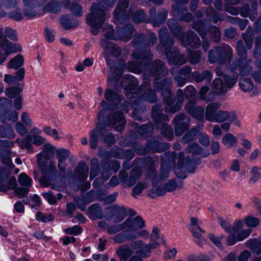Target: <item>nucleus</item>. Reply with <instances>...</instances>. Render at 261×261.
<instances>
[{
  "label": "nucleus",
  "instance_id": "59",
  "mask_svg": "<svg viewBox=\"0 0 261 261\" xmlns=\"http://www.w3.org/2000/svg\"><path fill=\"white\" fill-rule=\"evenodd\" d=\"M25 125L18 122L16 124L15 129L17 132L21 136L25 135L28 133V129Z\"/></svg>",
  "mask_w": 261,
  "mask_h": 261
},
{
  "label": "nucleus",
  "instance_id": "28",
  "mask_svg": "<svg viewBox=\"0 0 261 261\" xmlns=\"http://www.w3.org/2000/svg\"><path fill=\"white\" fill-rule=\"evenodd\" d=\"M15 137V133L11 126L9 124H4L3 127H0V137H7L12 139Z\"/></svg>",
  "mask_w": 261,
  "mask_h": 261
},
{
  "label": "nucleus",
  "instance_id": "48",
  "mask_svg": "<svg viewBox=\"0 0 261 261\" xmlns=\"http://www.w3.org/2000/svg\"><path fill=\"white\" fill-rule=\"evenodd\" d=\"M194 28L197 31L202 38H203L204 36L207 34L205 33V25L201 21L195 23Z\"/></svg>",
  "mask_w": 261,
  "mask_h": 261
},
{
  "label": "nucleus",
  "instance_id": "50",
  "mask_svg": "<svg viewBox=\"0 0 261 261\" xmlns=\"http://www.w3.org/2000/svg\"><path fill=\"white\" fill-rule=\"evenodd\" d=\"M93 200H94L93 199L90 200H87V199H83L79 197H76L74 199V201L76 203L77 207L82 211H84L86 210L87 203H89Z\"/></svg>",
  "mask_w": 261,
  "mask_h": 261
},
{
  "label": "nucleus",
  "instance_id": "5",
  "mask_svg": "<svg viewBox=\"0 0 261 261\" xmlns=\"http://www.w3.org/2000/svg\"><path fill=\"white\" fill-rule=\"evenodd\" d=\"M224 82H222L221 77L216 79L213 84L214 92L218 94L225 93L228 90L231 88L236 83L238 76L233 75L232 77L223 76Z\"/></svg>",
  "mask_w": 261,
  "mask_h": 261
},
{
  "label": "nucleus",
  "instance_id": "43",
  "mask_svg": "<svg viewBox=\"0 0 261 261\" xmlns=\"http://www.w3.org/2000/svg\"><path fill=\"white\" fill-rule=\"evenodd\" d=\"M208 89L206 86L202 87L200 90V96L201 98L206 100V101H212L214 97V94L213 93H208L207 95H205V94L208 91Z\"/></svg>",
  "mask_w": 261,
  "mask_h": 261
},
{
  "label": "nucleus",
  "instance_id": "25",
  "mask_svg": "<svg viewBox=\"0 0 261 261\" xmlns=\"http://www.w3.org/2000/svg\"><path fill=\"white\" fill-rule=\"evenodd\" d=\"M114 216L115 217L114 222L119 223L122 221L125 217L126 211L125 207L115 205L113 207Z\"/></svg>",
  "mask_w": 261,
  "mask_h": 261
},
{
  "label": "nucleus",
  "instance_id": "20",
  "mask_svg": "<svg viewBox=\"0 0 261 261\" xmlns=\"http://www.w3.org/2000/svg\"><path fill=\"white\" fill-rule=\"evenodd\" d=\"M128 0H119L116 9L114 12V16L115 18V22H120V20L123 17V12L127 7Z\"/></svg>",
  "mask_w": 261,
  "mask_h": 261
},
{
  "label": "nucleus",
  "instance_id": "26",
  "mask_svg": "<svg viewBox=\"0 0 261 261\" xmlns=\"http://www.w3.org/2000/svg\"><path fill=\"white\" fill-rule=\"evenodd\" d=\"M88 215L90 219H101L102 218L101 208L97 204L91 205L88 209Z\"/></svg>",
  "mask_w": 261,
  "mask_h": 261
},
{
  "label": "nucleus",
  "instance_id": "19",
  "mask_svg": "<svg viewBox=\"0 0 261 261\" xmlns=\"http://www.w3.org/2000/svg\"><path fill=\"white\" fill-rule=\"evenodd\" d=\"M174 121L175 123V134L177 136L181 134V130L182 129H187L189 127L188 124H184L187 122L188 120L183 114L177 116L174 119Z\"/></svg>",
  "mask_w": 261,
  "mask_h": 261
},
{
  "label": "nucleus",
  "instance_id": "35",
  "mask_svg": "<svg viewBox=\"0 0 261 261\" xmlns=\"http://www.w3.org/2000/svg\"><path fill=\"white\" fill-rule=\"evenodd\" d=\"M18 182L20 185L30 188L32 184V180L25 173H21L19 175Z\"/></svg>",
  "mask_w": 261,
  "mask_h": 261
},
{
  "label": "nucleus",
  "instance_id": "21",
  "mask_svg": "<svg viewBox=\"0 0 261 261\" xmlns=\"http://www.w3.org/2000/svg\"><path fill=\"white\" fill-rule=\"evenodd\" d=\"M101 45L108 53L114 56H118L120 54V48L117 45L106 39H103L101 41Z\"/></svg>",
  "mask_w": 261,
  "mask_h": 261
},
{
  "label": "nucleus",
  "instance_id": "16",
  "mask_svg": "<svg viewBox=\"0 0 261 261\" xmlns=\"http://www.w3.org/2000/svg\"><path fill=\"white\" fill-rule=\"evenodd\" d=\"M191 225L190 226V229L196 239L195 241L197 242L198 244H199L200 242H201L203 240V237L202 235V233L204 232L201 229V228L198 226L199 224V220L197 218H192L191 219Z\"/></svg>",
  "mask_w": 261,
  "mask_h": 261
},
{
  "label": "nucleus",
  "instance_id": "22",
  "mask_svg": "<svg viewBox=\"0 0 261 261\" xmlns=\"http://www.w3.org/2000/svg\"><path fill=\"white\" fill-rule=\"evenodd\" d=\"M116 254L119 257L120 261H128L133 254V250L127 246H121L116 250Z\"/></svg>",
  "mask_w": 261,
  "mask_h": 261
},
{
  "label": "nucleus",
  "instance_id": "24",
  "mask_svg": "<svg viewBox=\"0 0 261 261\" xmlns=\"http://www.w3.org/2000/svg\"><path fill=\"white\" fill-rule=\"evenodd\" d=\"M76 174L81 180L87 179L88 174V167L84 162H80L75 170Z\"/></svg>",
  "mask_w": 261,
  "mask_h": 261
},
{
  "label": "nucleus",
  "instance_id": "13",
  "mask_svg": "<svg viewBox=\"0 0 261 261\" xmlns=\"http://www.w3.org/2000/svg\"><path fill=\"white\" fill-rule=\"evenodd\" d=\"M218 222L226 232L230 233V235L227 239V245L229 246L233 245L237 242H239L238 240V237L236 233L232 231V227H231L230 224L228 222L224 220L222 218L219 217Z\"/></svg>",
  "mask_w": 261,
  "mask_h": 261
},
{
  "label": "nucleus",
  "instance_id": "36",
  "mask_svg": "<svg viewBox=\"0 0 261 261\" xmlns=\"http://www.w3.org/2000/svg\"><path fill=\"white\" fill-rule=\"evenodd\" d=\"M168 26L173 35L176 37H179L178 33L180 32V27L178 25L176 20L174 19H170L168 21Z\"/></svg>",
  "mask_w": 261,
  "mask_h": 261
},
{
  "label": "nucleus",
  "instance_id": "55",
  "mask_svg": "<svg viewBox=\"0 0 261 261\" xmlns=\"http://www.w3.org/2000/svg\"><path fill=\"white\" fill-rule=\"evenodd\" d=\"M166 191H165V186L162 187L161 186H159L156 188V193H153L152 191H149L148 195L154 198L158 196H162L164 195L166 193Z\"/></svg>",
  "mask_w": 261,
  "mask_h": 261
},
{
  "label": "nucleus",
  "instance_id": "56",
  "mask_svg": "<svg viewBox=\"0 0 261 261\" xmlns=\"http://www.w3.org/2000/svg\"><path fill=\"white\" fill-rule=\"evenodd\" d=\"M5 36L12 40L16 41L17 40V34L16 31L11 28H7L5 31Z\"/></svg>",
  "mask_w": 261,
  "mask_h": 261
},
{
  "label": "nucleus",
  "instance_id": "61",
  "mask_svg": "<svg viewBox=\"0 0 261 261\" xmlns=\"http://www.w3.org/2000/svg\"><path fill=\"white\" fill-rule=\"evenodd\" d=\"M143 100L148 101L149 102L153 103L156 101V98L155 93L153 91L149 90L147 95H143L141 98Z\"/></svg>",
  "mask_w": 261,
  "mask_h": 261
},
{
  "label": "nucleus",
  "instance_id": "2",
  "mask_svg": "<svg viewBox=\"0 0 261 261\" xmlns=\"http://www.w3.org/2000/svg\"><path fill=\"white\" fill-rule=\"evenodd\" d=\"M91 14L87 17V21L92 28V33L97 35L102 24L104 23L106 14L104 10L96 4L91 6Z\"/></svg>",
  "mask_w": 261,
  "mask_h": 261
},
{
  "label": "nucleus",
  "instance_id": "12",
  "mask_svg": "<svg viewBox=\"0 0 261 261\" xmlns=\"http://www.w3.org/2000/svg\"><path fill=\"white\" fill-rule=\"evenodd\" d=\"M229 47L227 45L224 46L223 48L218 47L215 49H211L209 51L208 61L211 63H214L220 57H226L229 56Z\"/></svg>",
  "mask_w": 261,
  "mask_h": 261
},
{
  "label": "nucleus",
  "instance_id": "42",
  "mask_svg": "<svg viewBox=\"0 0 261 261\" xmlns=\"http://www.w3.org/2000/svg\"><path fill=\"white\" fill-rule=\"evenodd\" d=\"M132 83H128L127 87L124 89L125 95L128 98L130 99L136 97L134 95V94H136V93L134 92L135 90L134 81L132 79Z\"/></svg>",
  "mask_w": 261,
  "mask_h": 261
},
{
  "label": "nucleus",
  "instance_id": "44",
  "mask_svg": "<svg viewBox=\"0 0 261 261\" xmlns=\"http://www.w3.org/2000/svg\"><path fill=\"white\" fill-rule=\"evenodd\" d=\"M21 91V89L19 87H14L9 88L6 90L5 93L8 97L14 98L16 97Z\"/></svg>",
  "mask_w": 261,
  "mask_h": 261
},
{
  "label": "nucleus",
  "instance_id": "7",
  "mask_svg": "<svg viewBox=\"0 0 261 261\" xmlns=\"http://www.w3.org/2000/svg\"><path fill=\"white\" fill-rule=\"evenodd\" d=\"M3 34V29H0V46L5 51V53L3 54L0 51V55L1 56V59L3 60L4 62L11 53L20 51L21 47L18 44H14L7 39H4Z\"/></svg>",
  "mask_w": 261,
  "mask_h": 261
},
{
  "label": "nucleus",
  "instance_id": "11",
  "mask_svg": "<svg viewBox=\"0 0 261 261\" xmlns=\"http://www.w3.org/2000/svg\"><path fill=\"white\" fill-rule=\"evenodd\" d=\"M105 98L109 102H107L104 100L102 101L101 106L105 110L111 109L112 105H117L120 101L118 94L109 89L106 90Z\"/></svg>",
  "mask_w": 261,
  "mask_h": 261
},
{
  "label": "nucleus",
  "instance_id": "46",
  "mask_svg": "<svg viewBox=\"0 0 261 261\" xmlns=\"http://www.w3.org/2000/svg\"><path fill=\"white\" fill-rule=\"evenodd\" d=\"M98 134V130L97 128H95L93 129L92 132L90 133V145L92 148H96L97 146V136Z\"/></svg>",
  "mask_w": 261,
  "mask_h": 261
},
{
  "label": "nucleus",
  "instance_id": "54",
  "mask_svg": "<svg viewBox=\"0 0 261 261\" xmlns=\"http://www.w3.org/2000/svg\"><path fill=\"white\" fill-rule=\"evenodd\" d=\"M30 142L31 141H30L28 139L27 140H24L21 141L19 139L16 140V142L19 144L21 148H25L31 151L33 150V146L30 143Z\"/></svg>",
  "mask_w": 261,
  "mask_h": 261
},
{
  "label": "nucleus",
  "instance_id": "29",
  "mask_svg": "<svg viewBox=\"0 0 261 261\" xmlns=\"http://www.w3.org/2000/svg\"><path fill=\"white\" fill-rule=\"evenodd\" d=\"M168 62L170 64L182 65L186 62V59L182 55H177L176 54L172 56L167 54Z\"/></svg>",
  "mask_w": 261,
  "mask_h": 261
},
{
  "label": "nucleus",
  "instance_id": "31",
  "mask_svg": "<svg viewBox=\"0 0 261 261\" xmlns=\"http://www.w3.org/2000/svg\"><path fill=\"white\" fill-rule=\"evenodd\" d=\"M222 143L227 147L230 148L236 145L237 139L232 134L227 133L222 139Z\"/></svg>",
  "mask_w": 261,
  "mask_h": 261
},
{
  "label": "nucleus",
  "instance_id": "8",
  "mask_svg": "<svg viewBox=\"0 0 261 261\" xmlns=\"http://www.w3.org/2000/svg\"><path fill=\"white\" fill-rule=\"evenodd\" d=\"M10 174V171L8 168L0 169V191H6L13 189L16 185V179L11 177L8 181L7 179Z\"/></svg>",
  "mask_w": 261,
  "mask_h": 261
},
{
  "label": "nucleus",
  "instance_id": "15",
  "mask_svg": "<svg viewBox=\"0 0 261 261\" xmlns=\"http://www.w3.org/2000/svg\"><path fill=\"white\" fill-rule=\"evenodd\" d=\"M110 123L116 130L121 131L125 126V122L121 112L113 114L109 118Z\"/></svg>",
  "mask_w": 261,
  "mask_h": 261
},
{
  "label": "nucleus",
  "instance_id": "4",
  "mask_svg": "<svg viewBox=\"0 0 261 261\" xmlns=\"http://www.w3.org/2000/svg\"><path fill=\"white\" fill-rule=\"evenodd\" d=\"M220 107L219 102H214L208 104L205 110V118L211 122H222L229 120L231 113L227 111H219L216 112Z\"/></svg>",
  "mask_w": 261,
  "mask_h": 261
},
{
  "label": "nucleus",
  "instance_id": "57",
  "mask_svg": "<svg viewBox=\"0 0 261 261\" xmlns=\"http://www.w3.org/2000/svg\"><path fill=\"white\" fill-rule=\"evenodd\" d=\"M122 229H125L123 223L121 224L108 227V232L110 234H115Z\"/></svg>",
  "mask_w": 261,
  "mask_h": 261
},
{
  "label": "nucleus",
  "instance_id": "18",
  "mask_svg": "<svg viewBox=\"0 0 261 261\" xmlns=\"http://www.w3.org/2000/svg\"><path fill=\"white\" fill-rule=\"evenodd\" d=\"M185 109L188 113L196 119L201 120L203 118V109L201 107H195L193 103L190 101L186 105Z\"/></svg>",
  "mask_w": 261,
  "mask_h": 261
},
{
  "label": "nucleus",
  "instance_id": "64",
  "mask_svg": "<svg viewBox=\"0 0 261 261\" xmlns=\"http://www.w3.org/2000/svg\"><path fill=\"white\" fill-rule=\"evenodd\" d=\"M30 191V188L24 187L23 188H17L15 190V193L20 197L25 196L28 195Z\"/></svg>",
  "mask_w": 261,
  "mask_h": 261
},
{
  "label": "nucleus",
  "instance_id": "32",
  "mask_svg": "<svg viewBox=\"0 0 261 261\" xmlns=\"http://www.w3.org/2000/svg\"><path fill=\"white\" fill-rule=\"evenodd\" d=\"M183 187V183L181 181H176L175 180H171L165 185V191L166 192H172L175 190L180 189Z\"/></svg>",
  "mask_w": 261,
  "mask_h": 261
},
{
  "label": "nucleus",
  "instance_id": "27",
  "mask_svg": "<svg viewBox=\"0 0 261 261\" xmlns=\"http://www.w3.org/2000/svg\"><path fill=\"white\" fill-rule=\"evenodd\" d=\"M177 95L178 101L176 103L175 106L170 107V108L167 107L166 108L167 112H170L171 113H174L181 108L182 101L184 100V94L181 90L178 89L177 90Z\"/></svg>",
  "mask_w": 261,
  "mask_h": 261
},
{
  "label": "nucleus",
  "instance_id": "34",
  "mask_svg": "<svg viewBox=\"0 0 261 261\" xmlns=\"http://www.w3.org/2000/svg\"><path fill=\"white\" fill-rule=\"evenodd\" d=\"M239 85L241 89L245 92L250 91L253 88L252 80L249 78H242L240 80Z\"/></svg>",
  "mask_w": 261,
  "mask_h": 261
},
{
  "label": "nucleus",
  "instance_id": "53",
  "mask_svg": "<svg viewBox=\"0 0 261 261\" xmlns=\"http://www.w3.org/2000/svg\"><path fill=\"white\" fill-rule=\"evenodd\" d=\"M21 120L22 123L27 127H31L33 124V122L31 119L29 114L27 112H23L21 115Z\"/></svg>",
  "mask_w": 261,
  "mask_h": 261
},
{
  "label": "nucleus",
  "instance_id": "37",
  "mask_svg": "<svg viewBox=\"0 0 261 261\" xmlns=\"http://www.w3.org/2000/svg\"><path fill=\"white\" fill-rule=\"evenodd\" d=\"M244 222L246 225L249 227H255L259 224V220L255 217L249 215L245 218Z\"/></svg>",
  "mask_w": 261,
  "mask_h": 261
},
{
  "label": "nucleus",
  "instance_id": "47",
  "mask_svg": "<svg viewBox=\"0 0 261 261\" xmlns=\"http://www.w3.org/2000/svg\"><path fill=\"white\" fill-rule=\"evenodd\" d=\"M140 175V172L138 169H134L131 171V174L129 178V179L128 181L127 185L128 187H131L133 186L136 180L138 179V177Z\"/></svg>",
  "mask_w": 261,
  "mask_h": 261
},
{
  "label": "nucleus",
  "instance_id": "45",
  "mask_svg": "<svg viewBox=\"0 0 261 261\" xmlns=\"http://www.w3.org/2000/svg\"><path fill=\"white\" fill-rule=\"evenodd\" d=\"M159 229L158 228L154 227L152 229L150 236L151 243L150 244H157L156 247L159 244L160 240H162V239L159 237Z\"/></svg>",
  "mask_w": 261,
  "mask_h": 261
},
{
  "label": "nucleus",
  "instance_id": "58",
  "mask_svg": "<svg viewBox=\"0 0 261 261\" xmlns=\"http://www.w3.org/2000/svg\"><path fill=\"white\" fill-rule=\"evenodd\" d=\"M65 232L69 234L78 235L82 232V229L79 226L75 225L66 229Z\"/></svg>",
  "mask_w": 261,
  "mask_h": 261
},
{
  "label": "nucleus",
  "instance_id": "30",
  "mask_svg": "<svg viewBox=\"0 0 261 261\" xmlns=\"http://www.w3.org/2000/svg\"><path fill=\"white\" fill-rule=\"evenodd\" d=\"M134 236L133 235H131L129 232L125 229V231L123 233L116 234L114 237L113 240L117 243H121L127 240H135Z\"/></svg>",
  "mask_w": 261,
  "mask_h": 261
},
{
  "label": "nucleus",
  "instance_id": "1",
  "mask_svg": "<svg viewBox=\"0 0 261 261\" xmlns=\"http://www.w3.org/2000/svg\"><path fill=\"white\" fill-rule=\"evenodd\" d=\"M154 66L155 69L152 74V76L155 77V81L154 82L155 88L156 90L161 91L162 95L164 97L165 102L169 106H171L173 102L171 92L169 89V85L171 83V79L164 80L160 83L161 86H156L158 81L159 80V76H160L163 72L164 64L163 62L161 61H156L154 63Z\"/></svg>",
  "mask_w": 261,
  "mask_h": 261
},
{
  "label": "nucleus",
  "instance_id": "14",
  "mask_svg": "<svg viewBox=\"0 0 261 261\" xmlns=\"http://www.w3.org/2000/svg\"><path fill=\"white\" fill-rule=\"evenodd\" d=\"M180 39L183 45L186 47L191 46L193 47L198 48L200 46V42L199 39L195 33L192 32L187 33Z\"/></svg>",
  "mask_w": 261,
  "mask_h": 261
},
{
  "label": "nucleus",
  "instance_id": "33",
  "mask_svg": "<svg viewBox=\"0 0 261 261\" xmlns=\"http://www.w3.org/2000/svg\"><path fill=\"white\" fill-rule=\"evenodd\" d=\"M24 61L22 56L18 55L12 59L8 65V68L14 69L21 67L23 64Z\"/></svg>",
  "mask_w": 261,
  "mask_h": 261
},
{
  "label": "nucleus",
  "instance_id": "60",
  "mask_svg": "<svg viewBox=\"0 0 261 261\" xmlns=\"http://www.w3.org/2000/svg\"><path fill=\"white\" fill-rule=\"evenodd\" d=\"M97 161L96 159H93L92 161L91 171L90 178L92 180L98 174V168L96 166Z\"/></svg>",
  "mask_w": 261,
  "mask_h": 261
},
{
  "label": "nucleus",
  "instance_id": "23",
  "mask_svg": "<svg viewBox=\"0 0 261 261\" xmlns=\"http://www.w3.org/2000/svg\"><path fill=\"white\" fill-rule=\"evenodd\" d=\"M246 244L253 252L260 254H261V239H249Z\"/></svg>",
  "mask_w": 261,
  "mask_h": 261
},
{
  "label": "nucleus",
  "instance_id": "6",
  "mask_svg": "<svg viewBox=\"0 0 261 261\" xmlns=\"http://www.w3.org/2000/svg\"><path fill=\"white\" fill-rule=\"evenodd\" d=\"M109 31L105 34L106 39L123 40L127 41L133 34L134 30L132 24H128L123 30H118L114 33L111 25L108 26Z\"/></svg>",
  "mask_w": 261,
  "mask_h": 261
},
{
  "label": "nucleus",
  "instance_id": "51",
  "mask_svg": "<svg viewBox=\"0 0 261 261\" xmlns=\"http://www.w3.org/2000/svg\"><path fill=\"white\" fill-rule=\"evenodd\" d=\"M43 132L47 135L54 138L56 140L60 139L57 130L52 129L50 126H45L43 129Z\"/></svg>",
  "mask_w": 261,
  "mask_h": 261
},
{
  "label": "nucleus",
  "instance_id": "63",
  "mask_svg": "<svg viewBox=\"0 0 261 261\" xmlns=\"http://www.w3.org/2000/svg\"><path fill=\"white\" fill-rule=\"evenodd\" d=\"M208 34H211L214 36V40L217 41L219 40L220 37V32L219 28L217 27L211 28L208 32Z\"/></svg>",
  "mask_w": 261,
  "mask_h": 261
},
{
  "label": "nucleus",
  "instance_id": "62",
  "mask_svg": "<svg viewBox=\"0 0 261 261\" xmlns=\"http://www.w3.org/2000/svg\"><path fill=\"white\" fill-rule=\"evenodd\" d=\"M145 188H146V186L144 184L141 183L137 184L133 189V196L136 197L139 195Z\"/></svg>",
  "mask_w": 261,
  "mask_h": 261
},
{
  "label": "nucleus",
  "instance_id": "49",
  "mask_svg": "<svg viewBox=\"0 0 261 261\" xmlns=\"http://www.w3.org/2000/svg\"><path fill=\"white\" fill-rule=\"evenodd\" d=\"M197 133L196 129H193L185 134L183 137L182 140L185 143H189L190 141L193 140L196 138V136Z\"/></svg>",
  "mask_w": 261,
  "mask_h": 261
},
{
  "label": "nucleus",
  "instance_id": "40",
  "mask_svg": "<svg viewBox=\"0 0 261 261\" xmlns=\"http://www.w3.org/2000/svg\"><path fill=\"white\" fill-rule=\"evenodd\" d=\"M188 152H192L193 154H200L202 157L206 156L208 153L203 154L200 147L197 144H192L187 149Z\"/></svg>",
  "mask_w": 261,
  "mask_h": 261
},
{
  "label": "nucleus",
  "instance_id": "52",
  "mask_svg": "<svg viewBox=\"0 0 261 261\" xmlns=\"http://www.w3.org/2000/svg\"><path fill=\"white\" fill-rule=\"evenodd\" d=\"M5 117L9 121H15L18 118V113L16 111H7L5 113Z\"/></svg>",
  "mask_w": 261,
  "mask_h": 261
},
{
  "label": "nucleus",
  "instance_id": "17",
  "mask_svg": "<svg viewBox=\"0 0 261 261\" xmlns=\"http://www.w3.org/2000/svg\"><path fill=\"white\" fill-rule=\"evenodd\" d=\"M40 134V130L37 127H34L28 135L27 139L36 145H41L44 143L45 139Z\"/></svg>",
  "mask_w": 261,
  "mask_h": 261
},
{
  "label": "nucleus",
  "instance_id": "38",
  "mask_svg": "<svg viewBox=\"0 0 261 261\" xmlns=\"http://www.w3.org/2000/svg\"><path fill=\"white\" fill-rule=\"evenodd\" d=\"M212 73L208 71H204L201 74H197L195 75V80L197 82H200L203 80L208 82L212 79Z\"/></svg>",
  "mask_w": 261,
  "mask_h": 261
},
{
  "label": "nucleus",
  "instance_id": "39",
  "mask_svg": "<svg viewBox=\"0 0 261 261\" xmlns=\"http://www.w3.org/2000/svg\"><path fill=\"white\" fill-rule=\"evenodd\" d=\"M44 198L51 204H55L57 200H60L62 198L60 194L58 193L57 197L50 192H44L43 193Z\"/></svg>",
  "mask_w": 261,
  "mask_h": 261
},
{
  "label": "nucleus",
  "instance_id": "3",
  "mask_svg": "<svg viewBox=\"0 0 261 261\" xmlns=\"http://www.w3.org/2000/svg\"><path fill=\"white\" fill-rule=\"evenodd\" d=\"M123 226L131 235H133L136 239L141 237H145L148 235L149 232L145 230H141L145 226L143 219L139 216L127 219L123 222Z\"/></svg>",
  "mask_w": 261,
  "mask_h": 261
},
{
  "label": "nucleus",
  "instance_id": "41",
  "mask_svg": "<svg viewBox=\"0 0 261 261\" xmlns=\"http://www.w3.org/2000/svg\"><path fill=\"white\" fill-rule=\"evenodd\" d=\"M66 7L69 9L74 15L77 16H80L82 15V8L78 4L73 3L71 6L68 4H66Z\"/></svg>",
  "mask_w": 261,
  "mask_h": 261
},
{
  "label": "nucleus",
  "instance_id": "9",
  "mask_svg": "<svg viewBox=\"0 0 261 261\" xmlns=\"http://www.w3.org/2000/svg\"><path fill=\"white\" fill-rule=\"evenodd\" d=\"M157 244H144L142 241L138 240L132 242L130 247L134 250H137L136 253L142 257H146L150 254V249L156 247Z\"/></svg>",
  "mask_w": 261,
  "mask_h": 261
},
{
  "label": "nucleus",
  "instance_id": "10",
  "mask_svg": "<svg viewBox=\"0 0 261 261\" xmlns=\"http://www.w3.org/2000/svg\"><path fill=\"white\" fill-rule=\"evenodd\" d=\"M244 223L242 220H237L233 224L232 231L236 233L239 241H242L248 238L251 232V229L247 228L242 230Z\"/></svg>",
  "mask_w": 261,
  "mask_h": 261
}]
</instances>
